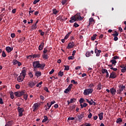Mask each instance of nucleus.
Here are the masks:
<instances>
[{
  "instance_id": "obj_1",
  "label": "nucleus",
  "mask_w": 126,
  "mask_h": 126,
  "mask_svg": "<svg viewBox=\"0 0 126 126\" xmlns=\"http://www.w3.org/2000/svg\"><path fill=\"white\" fill-rule=\"evenodd\" d=\"M32 66L33 67V70H35L36 68H41V69H44L45 66H46V64L40 63V61H35L32 63Z\"/></svg>"
},
{
  "instance_id": "obj_2",
  "label": "nucleus",
  "mask_w": 126,
  "mask_h": 126,
  "mask_svg": "<svg viewBox=\"0 0 126 126\" xmlns=\"http://www.w3.org/2000/svg\"><path fill=\"white\" fill-rule=\"evenodd\" d=\"M93 91H94V90L92 88L87 89L84 91L83 94L84 95H85V96H87L89 95V94H91L93 92Z\"/></svg>"
},
{
  "instance_id": "obj_3",
  "label": "nucleus",
  "mask_w": 126,
  "mask_h": 126,
  "mask_svg": "<svg viewBox=\"0 0 126 126\" xmlns=\"http://www.w3.org/2000/svg\"><path fill=\"white\" fill-rule=\"evenodd\" d=\"M26 91L25 90H23L22 91H18L14 93L15 96H16V97H21V96H23V95H24L25 94V93Z\"/></svg>"
},
{
  "instance_id": "obj_4",
  "label": "nucleus",
  "mask_w": 126,
  "mask_h": 126,
  "mask_svg": "<svg viewBox=\"0 0 126 126\" xmlns=\"http://www.w3.org/2000/svg\"><path fill=\"white\" fill-rule=\"evenodd\" d=\"M119 89H117L116 93L117 94H121L123 91H124V89L126 88V86L123 85H120L119 86Z\"/></svg>"
},
{
  "instance_id": "obj_5",
  "label": "nucleus",
  "mask_w": 126,
  "mask_h": 126,
  "mask_svg": "<svg viewBox=\"0 0 126 126\" xmlns=\"http://www.w3.org/2000/svg\"><path fill=\"white\" fill-rule=\"evenodd\" d=\"M17 110L19 113V117H22L23 116V112H24V108L19 106L17 108Z\"/></svg>"
},
{
  "instance_id": "obj_6",
  "label": "nucleus",
  "mask_w": 126,
  "mask_h": 126,
  "mask_svg": "<svg viewBox=\"0 0 126 126\" xmlns=\"http://www.w3.org/2000/svg\"><path fill=\"white\" fill-rule=\"evenodd\" d=\"M73 17L75 18V20L76 21H78V20H82L83 18L81 17V16H80V13H77L75 15L73 16Z\"/></svg>"
},
{
  "instance_id": "obj_7",
  "label": "nucleus",
  "mask_w": 126,
  "mask_h": 126,
  "mask_svg": "<svg viewBox=\"0 0 126 126\" xmlns=\"http://www.w3.org/2000/svg\"><path fill=\"white\" fill-rule=\"evenodd\" d=\"M36 85V81H32L28 83V86L31 88H33L34 86Z\"/></svg>"
},
{
  "instance_id": "obj_8",
  "label": "nucleus",
  "mask_w": 126,
  "mask_h": 126,
  "mask_svg": "<svg viewBox=\"0 0 126 126\" xmlns=\"http://www.w3.org/2000/svg\"><path fill=\"white\" fill-rule=\"evenodd\" d=\"M72 86H73L72 84H70L68 88L65 90L64 93L67 94L69 91H70L71 90V88H72Z\"/></svg>"
},
{
  "instance_id": "obj_9",
  "label": "nucleus",
  "mask_w": 126,
  "mask_h": 126,
  "mask_svg": "<svg viewBox=\"0 0 126 126\" xmlns=\"http://www.w3.org/2000/svg\"><path fill=\"white\" fill-rule=\"evenodd\" d=\"M86 102H87V103H89L90 106L93 105V103H94V105L96 106V102L94 101L93 99H91L90 101H89V99L86 98Z\"/></svg>"
},
{
  "instance_id": "obj_10",
  "label": "nucleus",
  "mask_w": 126,
  "mask_h": 126,
  "mask_svg": "<svg viewBox=\"0 0 126 126\" xmlns=\"http://www.w3.org/2000/svg\"><path fill=\"white\" fill-rule=\"evenodd\" d=\"M116 77H117V73H116V72L113 71L110 73V75L109 76V78H112L113 79H114Z\"/></svg>"
},
{
  "instance_id": "obj_11",
  "label": "nucleus",
  "mask_w": 126,
  "mask_h": 126,
  "mask_svg": "<svg viewBox=\"0 0 126 126\" xmlns=\"http://www.w3.org/2000/svg\"><path fill=\"white\" fill-rule=\"evenodd\" d=\"M83 118H84V112H82L81 114H79V115H78L79 122H81Z\"/></svg>"
},
{
  "instance_id": "obj_12",
  "label": "nucleus",
  "mask_w": 126,
  "mask_h": 126,
  "mask_svg": "<svg viewBox=\"0 0 126 126\" xmlns=\"http://www.w3.org/2000/svg\"><path fill=\"white\" fill-rule=\"evenodd\" d=\"M38 107H39V104H38V103H34L32 107V109H33V112H35L36 110H38V109H39Z\"/></svg>"
},
{
  "instance_id": "obj_13",
  "label": "nucleus",
  "mask_w": 126,
  "mask_h": 126,
  "mask_svg": "<svg viewBox=\"0 0 126 126\" xmlns=\"http://www.w3.org/2000/svg\"><path fill=\"white\" fill-rule=\"evenodd\" d=\"M73 47H74V42H73V41H72L68 44V46H67V49H72Z\"/></svg>"
},
{
  "instance_id": "obj_14",
  "label": "nucleus",
  "mask_w": 126,
  "mask_h": 126,
  "mask_svg": "<svg viewBox=\"0 0 126 126\" xmlns=\"http://www.w3.org/2000/svg\"><path fill=\"white\" fill-rule=\"evenodd\" d=\"M102 51L99 50L97 49V48H95L94 50V53L96 54V57H99L100 56V54H101Z\"/></svg>"
},
{
  "instance_id": "obj_15",
  "label": "nucleus",
  "mask_w": 126,
  "mask_h": 126,
  "mask_svg": "<svg viewBox=\"0 0 126 126\" xmlns=\"http://www.w3.org/2000/svg\"><path fill=\"white\" fill-rule=\"evenodd\" d=\"M13 50V47H10L9 46H7L6 47V51L7 53H10V52H11V51H12Z\"/></svg>"
},
{
  "instance_id": "obj_16",
  "label": "nucleus",
  "mask_w": 126,
  "mask_h": 126,
  "mask_svg": "<svg viewBox=\"0 0 126 126\" xmlns=\"http://www.w3.org/2000/svg\"><path fill=\"white\" fill-rule=\"evenodd\" d=\"M116 92H117V91H116V89L113 88L110 89V93H111L112 95H115V94H116Z\"/></svg>"
},
{
  "instance_id": "obj_17",
  "label": "nucleus",
  "mask_w": 126,
  "mask_h": 126,
  "mask_svg": "<svg viewBox=\"0 0 126 126\" xmlns=\"http://www.w3.org/2000/svg\"><path fill=\"white\" fill-rule=\"evenodd\" d=\"M44 48V42H42L38 47L39 51H42Z\"/></svg>"
},
{
  "instance_id": "obj_18",
  "label": "nucleus",
  "mask_w": 126,
  "mask_h": 126,
  "mask_svg": "<svg viewBox=\"0 0 126 126\" xmlns=\"http://www.w3.org/2000/svg\"><path fill=\"white\" fill-rule=\"evenodd\" d=\"M24 79V78H23V77H21V76H19L17 78V80H18V82H22V81H23Z\"/></svg>"
},
{
  "instance_id": "obj_19",
  "label": "nucleus",
  "mask_w": 126,
  "mask_h": 126,
  "mask_svg": "<svg viewBox=\"0 0 126 126\" xmlns=\"http://www.w3.org/2000/svg\"><path fill=\"white\" fill-rule=\"evenodd\" d=\"M53 14H55V15H57L59 12H60V11L57 10V9L54 8L52 10Z\"/></svg>"
},
{
  "instance_id": "obj_20",
  "label": "nucleus",
  "mask_w": 126,
  "mask_h": 126,
  "mask_svg": "<svg viewBox=\"0 0 126 126\" xmlns=\"http://www.w3.org/2000/svg\"><path fill=\"white\" fill-rule=\"evenodd\" d=\"M63 15H60L56 18L57 20H61L62 21H64V19H63Z\"/></svg>"
},
{
  "instance_id": "obj_21",
  "label": "nucleus",
  "mask_w": 126,
  "mask_h": 126,
  "mask_svg": "<svg viewBox=\"0 0 126 126\" xmlns=\"http://www.w3.org/2000/svg\"><path fill=\"white\" fill-rule=\"evenodd\" d=\"M103 115H104V113L103 112L98 114V117L100 121H102V120H103Z\"/></svg>"
},
{
  "instance_id": "obj_22",
  "label": "nucleus",
  "mask_w": 126,
  "mask_h": 126,
  "mask_svg": "<svg viewBox=\"0 0 126 126\" xmlns=\"http://www.w3.org/2000/svg\"><path fill=\"white\" fill-rule=\"evenodd\" d=\"M35 75L37 77H40V76H41V75H42V73H41V72H39L37 71L35 72Z\"/></svg>"
},
{
  "instance_id": "obj_23",
  "label": "nucleus",
  "mask_w": 126,
  "mask_h": 126,
  "mask_svg": "<svg viewBox=\"0 0 126 126\" xmlns=\"http://www.w3.org/2000/svg\"><path fill=\"white\" fill-rule=\"evenodd\" d=\"M13 124V122L9 121L6 124L5 126H12Z\"/></svg>"
},
{
  "instance_id": "obj_24",
  "label": "nucleus",
  "mask_w": 126,
  "mask_h": 126,
  "mask_svg": "<svg viewBox=\"0 0 126 126\" xmlns=\"http://www.w3.org/2000/svg\"><path fill=\"white\" fill-rule=\"evenodd\" d=\"M70 19L69 20V22L70 23H73V22H74L75 21H76V20H75V18H74V17L72 16L70 18Z\"/></svg>"
},
{
  "instance_id": "obj_25",
  "label": "nucleus",
  "mask_w": 126,
  "mask_h": 126,
  "mask_svg": "<svg viewBox=\"0 0 126 126\" xmlns=\"http://www.w3.org/2000/svg\"><path fill=\"white\" fill-rule=\"evenodd\" d=\"M42 58L45 60H48V59H49V56L47 54H43V55H42Z\"/></svg>"
},
{
  "instance_id": "obj_26",
  "label": "nucleus",
  "mask_w": 126,
  "mask_h": 126,
  "mask_svg": "<svg viewBox=\"0 0 126 126\" xmlns=\"http://www.w3.org/2000/svg\"><path fill=\"white\" fill-rule=\"evenodd\" d=\"M72 32V31H71V32H68V33L65 36L64 39H66L67 40V39H68V37H69V35H70L71 34Z\"/></svg>"
},
{
  "instance_id": "obj_27",
  "label": "nucleus",
  "mask_w": 126,
  "mask_h": 126,
  "mask_svg": "<svg viewBox=\"0 0 126 126\" xmlns=\"http://www.w3.org/2000/svg\"><path fill=\"white\" fill-rule=\"evenodd\" d=\"M41 56V54H34L33 55V59L36 58H40Z\"/></svg>"
},
{
  "instance_id": "obj_28",
  "label": "nucleus",
  "mask_w": 126,
  "mask_h": 126,
  "mask_svg": "<svg viewBox=\"0 0 126 126\" xmlns=\"http://www.w3.org/2000/svg\"><path fill=\"white\" fill-rule=\"evenodd\" d=\"M112 36H113V37H118V36H119V33L117 31H115L114 33L112 34Z\"/></svg>"
},
{
  "instance_id": "obj_29",
  "label": "nucleus",
  "mask_w": 126,
  "mask_h": 126,
  "mask_svg": "<svg viewBox=\"0 0 126 126\" xmlns=\"http://www.w3.org/2000/svg\"><path fill=\"white\" fill-rule=\"evenodd\" d=\"M91 56V52H90V51H87L86 53V57H87V58H89V57H90Z\"/></svg>"
},
{
  "instance_id": "obj_30",
  "label": "nucleus",
  "mask_w": 126,
  "mask_h": 126,
  "mask_svg": "<svg viewBox=\"0 0 126 126\" xmlns=\"http://www.w3.org/2000/svg\"><path fill=\"white\" fill-rule=\"evenodd\" d=\"M48 121V117L47 116H44V119H43L42 123H46Z\"/></svg>"
},
{
  "instance_id": "obj_31",
  "label": "nucleus",
  "mask_w": 126,
  "mask_h": 126,
  "mask_svg": "<svg viewBox=\"0 0 126 126\" xmlns=\"http://www.w3.org/2000/svg\"><path fill=\"white\" fill-rule=\"evenodd\" d=\"M36 28L37 26L36 25V24H34L31 26V29L32 30H35V29H36Z\"/></svg>"
},
{
  "instance_id": "obj_32",
  "label": "nucleus",
  "mask_w": 126,
  "mask_h": 126,
  "mask_svg": "<svg viewBox=\"0 0 126 126\" xmlns=\"http://www.w3.org/2000/svg\"><path fill=\"white\" fill-rule=\"evenodd\" d=\"M110 63H111L112 64H114V65H116V63H117V61H116V60L113 59V60L110 61Z\"/></svg>"
},
{
  "instance_id": "obj_33",
  "label": "nucleus",
  "mask_w": 126,
  "mask_h": 126,
  "mask_svg": "<svg viewBox=\"0 0 126 126\" xmlns=\"http://www.w3.org/2000/svg\"><path fill=\"white\" fill-rule=\"evenodd\" d=\"M81 109H83V108H86L87 106V104L86 103H84L83 104H80Z\"/></svg>"
},
{
  "instance_id": "obj_34",
  "label": "nucleus",
  "mask_w": 126,
  "mask_h": 126,
  "mask_svg": "<svg viewBox=\"0 0 126 126\" xmlns=\"http://www.w3.org/2000/svg\"><path fill=\"white\" fill-rule=\"evenodd\" d=\"M101 83H99L97 85V90H101L102 89V88H101Z\"/></svg>"
},
{
  "instance_id": "obj_35",
  "label": "nucleus",
  "mask_w": 126,
  "mask_h": 126,
  "mask_svg": "<svg viewBox=\"0 0 126 126\" xmlns=\"http://www.w3.org/2000/svg\"><path fill=\"white\" fill-rule=\"evenodd\" d=\"M97 37V34H95L93 35V36L91 37L92 41H94L96 39V37Z\"/></svg>"
},
{
  "instance_id": "obj_36",
  "label": "nucleus",
  "mask_w": 126,
  "mask_h": 126,
  "mask_svg": "<svg viewBox=\"0 0 126 126\" xmlns=\"http://www.w3.org/2000/svg\"><path fill=\"white\" fill-rule=\"evenodd\" d=\"M122 122H123V120L121 118L117 119V120L116 121V123L117 124H120V123H122Z\"/></svg>"
},
{
  "instance_id": "obj_37",
  "label": "nucleus",
  "mask_w": 126,
  "mask_h": 126,
  "mask_svg": "<svg viewBox=\"0 0 126 126\" xmlns=\"http://www.w3.org/2000/svg\"><path fill=\"white\" fill-rule=\"evenodd\" d=\"M47 106H48V108H46L45 110L47 111V110H50V108H51V107H52V105L51 104H50V103H47Z\"/></svg>"
},
{
  "instance_id": "obj_38",
  "label": "nucleus",
  "mask_w": 126,
  "mask_h": 126,
  "mask_svg": "<svg viewBox=\"0 0 126 126\" xmlns=\"http://www.w3.org/2000/svg\"><path fill=\"white\" fill-rule=\"evenodd\" d=\"M18 63V61L17 60H13L12 63L14 65H15V64H17Z\"/></svg>"
},
{
  "instance_id": "obj_39",
  "label": "nucleus",
  "mask_w": 126,
  "mask_h": 126,
  "mask_svg": "<svg viewBox=\"0 0 126 126\" xmlns=\"http://www.w3.org/2000/svg\"><path fill=\"white\" fill-rule=\"evenodd\" d=\"M108 71V70L106 69L102 68L101 70L102 73H106V72Z\"/></svg>"
},
{
  "instance_id": "obj_40",
  "label": "nucleus",
  "mask_w": 126,
  "mask_h": 126,
  "mask_svg": "<svg viewBox=\"0 0 126 126\" xmlns=\"http://www.w3.org/2000/svg\"><path fill=\"white\" fill-rule=\"evenodd\" d=\"M10 94L11 99H14V95L13 92H11Z\"/></svg>"
},
{
  "instance_id": "obj_41",
  "label": "nucleus",
  "mask_w": 126,
  "mask_h": 126,
  "mask_svg": "<svg viewBox=\"0 0 126 126\" xmlns=\"http://www.w3.org/2000/svg\"><path fill=\"white\" fill-rule=\"evenodd\" d=\"M24 98L26 101L28 99V94H24Z\"/></svg>"
},
{
  "instance_id": "obj_42",
  "label": "nucleus",
  "mask_w": 126,
  "mask_h": 126,
  "mask_svg": "<svg viewBox=\"0 0 126 126\" xmlns=\"http://www.w3.org/2000/svg\"><path fill=\"white\" fill-rule=\"evenodd\" d=\"M65 67L64 70H69V66L68 65H64Z\"/></svg>"
},
{
  "instance_id": "obj_43",
  "label": "nucleus",
  "mask_w": 126,
  "mask_h": 126,
  "mask_svg": "<svg viewBox=\"0 0 126 126\" xmlns=\"http://www.w3.org/2000/svg\"><path fill=\"white\" fill-rule=\"evenodd\" d=\"M83 102H84V99L83 98H81L79 100L80 104H82Z\"/></svg>"
},
{
  "instance_id": "obj_44",
  "label": "nucleus",
  "mask_w": 126,
  "mask_h": 126,
  "mask_svg": "<svg viewBox=\"0 0 126 126\" xmlns=\"http://www.w3.org/2000/svg\"><path fill=\"white\" fill-rule=\"evenodd\" d=\"M89 22L90 23H93V22H94V19H93V18H90L89 19Z\"/></svg>"
},
{
  "instance_id": "obj_45",
  "label": "nucleus",
  "mask_w": 126,
  "mask_h": 126,
  "mask_svg": "<svg viewBox=\"0 0 126 126\" xmlns=\"http://www.w3.org/2000/svg\"><path fill=\"white\" fill-rule=\"evenodd\" d=\"M2 57H3V58H5V57H6V54H5V52H4V51H3L2 52Z\"/></svg>"
},
{
  "instance_id": "obj_46",
  "label": "nucleus",
  "mask_w": 126,
  "mask_h": 126,
  "mask_svg": "<svg viewBox=\"0 0 126 126\" xmlns=\"http://www.w3.org/2000/svg\"><path fill=\"white\" fill-rule=\"evenodd\" d=\"M58 75H59L60 76H63V72H62V71H60L58 73Z\"/></svg>"
},
{
  "instance_id": "obj_47",
  "label": "nucleus",
  "mask_w": 126,
  "mask_h": 126,
  "mask_svg": "<svg viewBox=\"0 0 126 126\" xmlns=\"http://www.w3.org/2000/svg\"><path fill=\"white\" fill-rule=\"evenodd\" d=\"M67 0H63L62 1V3L63 5H64L65 3H66Z\"/></svg>"
},
{
  "instance_id": "obj_48",
  "label": "nucleus",
  "mask_w": 126,
  "mask_h": 126,
  "mask_svg": "<svg viewBox=\"0 0 126 126\" xmlns=\"http://www.w3.org/2000/svg\"><path fill=\"white\" fill-rule=\"evenodd\" d=\"M73 26L74 27H75V28H77V27H79V25L77 24V23H74Z\"/></svg>"
},
{
  "instance_id": "obj_49",
  "label": "nucleus",
  "mask_w": 126,
  "mask_h": 126,
  "mask_svg": "<svg viewBox=\"0 0 126 126\" xmlns=\"http://www.w3.org/2000/svg\"><path fill=\"white\" fill-rule=\"evenodd\" d=\"M20 76H21V77H22V76H23V78H24H24H25V76H26V74H22V73H21Z\"/></svg>"
},
{
  "instance_id": "obj_50",
  "label": "nucleus",
  "mask_w": 126,
  "mask_h": 126,
  "mask_svg": "<svg viewBox=\"0 0 126 126\" xmlns=\"http://www.w3.org/2000/svg\"><path fill=\"white\" fill-rule=\"evenodd\" d=\"M121 71H122V72H123V73L126 72V67H123V68L122 69Z\"/></svg>"
},
{
  "instance_id": "obj_51",
  "label": "nucleus",
  "mask_w": 126,
  "mask_h": 126,
  "mask_svg": "<svg viewBox=\"0 0 126 126\" xmlns=\"http://www.w3.org/2000/svg\"><path fill=\"white\" fill-rule=\"evenodd\" d=\"M44 90H45V91L48 92V93L50 92V91H49V89H48L47 87L44 88Z\"/></svg>"
},
{
  "instance_id": "obj_52",
  "label": "nucleus",
  "mask_w": 126,
  "mask_h": 126,
  "mask_svg": "<svg viewBox=\"0 0 126 126\" xmlns=\"http://www.w3.org/2000/svg\"><path fill=\"white\" fill-rule=\"evenodd\" d=\"M26 72H27L26 70L23 69V70L22 71V72H21V73H22V74H26Z\"/></svg>"
},
{
  "instance_id": "obj_53",
  "label": "nucleus",
  "mask_w": 126,
  "mask_h": 126,
  "mask_svg": "<svg viewBox=\"0 0 126 126\" xmlns=\"http://www.w3.org/2000/svg\"><path fill=\"white\" fill-rule=\"evenodd\" d=\"M75 101V98H73L70 99V103H74Z\"/></svg>"
},
{
  "instance_id": "obj_54",
  "label": "nucleus",
  "mask_w": 126,
  "mask_h": 126,
  "mask_svg": "<svg viewBox=\"0 0 126 126\" xmlns=\"http://www.w3.org/2000/svg\"><path fill=\"white\" fill-rule=\"evenodd\" d=\"M43 54H46V53H48V50L46 49V48H45L43 51Z\"/></svg>"
},
{
  "instance_id": "obj_55",
  "label": "nucleus",
  "mask_w": 126,
  "mask_h": 126,
  "mask_svg": "<svg viewBox=\"0 0 126 126\" xmlns=\"http://www.w3.org/2000/svg\"><path fill=\"white\" fill-rule=\"evenodd\" d=\"M71 82V83H73V84H77V82H76L74 80H72Z\"/></svg>"
},
{
  "instance_id": "obj_56",
  "label": "nucleus",
  "mask_w": 126,
  "mask_h": 126,
  "mask_svg": "<svg viewBox=\"0 0 126 126\" xmlns=\"http://www.w3.org/2000/svg\"><path fill=\"white\" fill-rule=\"evenodd\" d=\"M110 69H112V70H114V71H117L118 70V68H114V67H111Z\"/></svg>"
},
{
  "instance_id": "obj_57",
  "label": "nucleus",
  "mask_w": 126,
  "mask_h": 126,
  "mask_svg": "<svg viewBox=\"0 0 126 126\" xmlns=\"http://www.w3.org/2000/svg\"><path fill=\"white\" fill-rule=\"evenodd\" d=\"M74 57L73 56H70L68 57V60H74Z\"/></svg>"
},
{
  "instance_id": "obj_58",
  "label": "nucleus",
  "mask_w": 126,
  "mask_h": 126,
  "mask_svg": "<svg viewBox=\"0 0 126 126\" xmlns=\"http://www.w3.org/2000/svg\"><path fill=\"white\" fill-rule=\"evenodd\" d=\"M74 120V118L73 117H68V121H73Z\"/></svg>"
},
{
  "instance_id": "obj_59",
  "label": "nucleus",
  "mask_w": 126,
  "mask_h": 126,
  "mask_svg": "<svg viewBox=\"0 0 126 126\" xmlns=\"http://www.w3.org/2000/svg\"><path fill=\"white\" fill-rule=\"evenodd\" d=\"M15 88H16V89H19V88H20V85H19V84H16L15 86Z\"/></svg>"
},
{
  "instance_id": "obj_60",
  "label": "nucleus",
  "mask_w": 126,
  "mask_h": 126,
  "mask_svg": "<svg viewBox=\"0 0 126 126\" xmlns=\"http://www.w3.org/2000/svg\"><path fill=\"white\" fill-rule=\"evenodd\" d=\"M40 1V0H35L33 3V4H36V3H37V2H39Z\"/></svg>"
},
{
  "instance_id": "obj_61",
  "label": "nucleus",
  "mask_w": 126,
  "mask_h": 126,
  "mask_svg": "<svg viewBox=\"0 0 126 126\" xmlns=\"http://www.w3.org/2000/svg\"><path fill=\"white\" fill-rule=\"evenodd\" d=\"M88 118H89V119H91V118H92V113L90 112V114L88 116Z\"/></svg>"
},
{
  "instance_id": "obj_62",
  "label": "nucleus",
  "mask_w": 126,
  "mask_h": 126,
  "mask_svg": "<svg viewBox=\"0 0 126 126\" xmlns=\"http://www.w3.org/2000/svg\"><path fill=\"white\" fill-rule=\"evenodd\" d=\"M29 76L30 77H31V78H32V77H33V74H32V73L31 72H30L29 73Z\"/></svg>"
},
{
  "instance_id": "obj_63",
  "label": "nucleus",
  "mask_w": 126,
  "mask_h": 126,
  "mask_svg": "<svg viewBox=\"0 0 126 126\" xmlns=\"http://www.w3.org/2000/svg\"><path fill=\"white\" fill-rule=\"evenodd\" d=\"M0 104L1 105H3V101H2V98H0Z\"/></svg>"
},
{
  "instance_id": "obj_64",
  "label": "nucleus",
  "mask_w": 126,
  "mask_h": 126,
  "mask_svg": "<svg viewBox=\"0 0 126 126\" xmlns=\"http://www.w3.org/2000/svg\"><path fill=\"white\" fill-rule=\"evenodd\" d=\"M27 59H32V58H33V55H30L27 57Z\"/></svg>"
}]
</instances>
